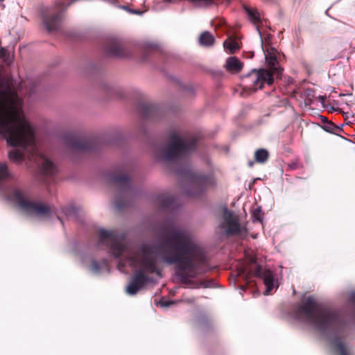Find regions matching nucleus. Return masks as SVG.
Wrapping results in <instances>:
<instances>
[{
  "label": "nucleus",
  "instance_id": "f257e3e1",
  "mask_svg": "<svg viewBox=\"0 0 355 355\" xmlns=\"http://www.w3.org/2000/svg\"><path fill=\"white\" fill-rule=\"evenodd\" d=\"M0 138L14 148L9 152L10 160L21 163L26 159L35 163L42 174L55 175V164L37 147L33 128L22 109V101L8 78L0 76Z\"/></svg>",
  "mask_w": 355,
  "mask_h": 355
},
{
  "label": "nucleus",
  "instance_id": "f03ea898",
  "mask_svg": "<svg viewBox=\"0 0 355 355\" xmlns=\"http://www.w3.org/2000/svg\"><path fill=\"white\" fill-rule=\"evenodd\" d=\"M158 233L165 240L158 247L164 260L169 265H175L176 275L182 284H189L191 278L212 270L207 257L184 230L165 221L158 227Z\"/></svg>",
  "mask_w": 355,
  "mask_h": 355
},
{
  "label": "nucleus",
  "instance_id": "7ed1b4c3",
  "mask_svg": "<svg viewBox=\"0 0 355 355\" xmlns=\"http://www.w3.org/2000/svg\"><path fill=\"white\" fill-rule=\"evenodd\" d=\"M98 236L100 242L108 246L116 258H119L125 254V259H121L118 263V268L121 271L126 267V262H128L131 267L139 268L126 287V292L128 294H137L149 282L148 274H161L155 255L150 247L144 245L137 252L130 250L114 230L101 229L98 231Z\"/></svg>",
  "mask_w": 355,
  "mask_h": 355
},
{
  "label": "nucleus",
  "instance_id": "20e7f679",
  "mask_svg": "<svg viewBox=\"0 0 355 355\" xmlns=\"http://www.w3.org/2000/svg\"><path fill=\"white\" fill-rule=\"evenodd\" d=\"M295 313L297 316H305L321 332L340 334L345 327V322L337 311L318 304L311 296L297 306Z\"/></svg>",
  "mask_w": 355,
  "mask_h": 355
},
{
  "label": "nucleus",
  "instance_id": "39448f33",
  "mask_svg": "<svg viewBox=\"0 0 355 355\" xmlns=\"http://www.w3.org/2000/svg\"><path fill=\"white\" fill-rule=\"evenodd\" d=\"M197 139L193 135L182 137L176 132L170 134L168 145L162 150L165 161H178L187 157L196 148Z\"/></svg>",
  "mask_w": 355,
  "mask_h": 355
},
{
  "label": "nucleus",
  "instance_id": "423d86ee",
  "mask_svg": "<svg viewBox=\"0 0 355 355\" xmlns=\"http://www.w3.org/2000/svg\"><path fill=\"white\" fill-rule=\"evenodd\" d=\"M274 76L266 69H253L242 78V85L245 90L256 92L274 83Z\"/></svg>",
  "mask_w": 355,
  "mask_h": 355
},
{
  "label": "nucleus",
  "instance_id": "0eeeda50",
  "mask_svg": "<svg viewBox=\"0 0 355 355\" xmlns=\"http://www.w3.org/2000/svg\"><path fill=\"white\" fill-rule=\"evenodd\" d=\"M187 175L191 184V190L189 193L193 196H198L216 184L212 173L207 174L188 173Z\"/></svg>",
  "mask_w": 355,
  "mask_h": 355
},
{
  "label": "nucleus",
  "instance_id": "6e6552de",
  "mask_svg": "<svg viewBox=\"0 0 355 355\" xmlns=\"http://www.w3.org/2000/svg\"><path fill=\"white\" fill-rule=\"evenodd\" d=\"M16 206L27 215L49 218L52 209L46 205L37 203L36 201H16Z\"/></svg>",
  "mask_w": 355,
  "mask_h": 355
},
{
  "label": "nucleus",
  "instance_id": "1a4fd4ad",
  "mask_svg": "<svg viewBox=\"0 0 355 355\" xmlns=\"http://www.w3.org/2000/svg\"><path fill=\"white\" fill-rule=\"evenodd\" d=\"M265 59L268 67V71L272 73L273 76L276 78H279L282 75V69L279 66V63L277 59L278 54L277 51L272 47H263L262 46Z\"/></svg>",
  "mask_w": 355,
  "mask_h": 355
},
{
  "label": "nucleus",
  "instance_id": "9d476101",
  "mask_svg": "<svg viewBox=\"0 0 355 355\" xmlns=\"http://www.w3.org/2000/svg\"><path fill=\"white\" fill-rule=\"evenodd\" d=\"M223 218L222 227L226 230L228 234H237L240 232L241 228L238 220L227 207L223 208Z\"/></svg>",
  "mask_w": 355,
  "mask_h": 355
},
{
  "label": "nucleus",
  "instance_id": "9b49d317",
  "mask_svg": "<svg viewBox=\"0 0 355 355\" xmlns=\"http://www.w3.org/2000/svg\"><path fill=\"white\" fill-rule=\"evenodd\" d=\"M250 275L263 279V283L266 286L265 294H268L270 291L273 288L274 277L272 272L270 270H263L260 266H256L255 268L250 271ZM249 275L250 274L247 275V279L248 278Z\"/></svg>",
  "mask_w": 355,
  "mask_h": 355
},
{
  "label": "nucleus",
  "instance_id": "f8f14e48",
  "mask_svg": "<svg viewBox=\"0 0 355 355\" xmlns=\"http://www.w3.org/2000/svg\"><path fill=\"white\" fill-rule=\"evenodd\" d=\"M105 52L109 56L125 58L128 55L121 42L118 40H110L105 47Z\"/></svg>",
  "mask_w": 355,
  "mask_h": 355
},
{
  "label": "nucleus",
  "instance_id": "ddd939ff",
  "mask_svg": "<svg viewBox=\"0 0 355 355\" xmlns=\"http://www.w3.org/2000/svg\"><path fill=\"white\" fill-rule=\"evenodd\" d=\"M69 144L73 149L78 150H89L92 148L93 141L90 139H85L78 137H71Z\"/></svg>",
  "mask_w": 355,
  "mask_h": 355
},
{
  "label": "nucleus",
  "instance_id": "4468645a",
  "mask_svg": "<svg viewBox=\"0 0 355 355\" xmlns=\"http://www.w3.org/2000/svg\"><path fill=\"white\" fill-rule=\"evenodd\" d=\"M243 63L236 57H230L226 60L225 68L232 73H239L243 68Z\"/></svg>",
  "mask_w": 355,
  "mask_h": 355
},
{
  "label": "nucleus",
  "instance_id": "2eb2a0df",
  "mask_svg": "<svg viewBox=\"0 0 355 355\" xmlns=\"http://www.w3.org/2000/svg\"><path fill=\"white\" fill-rule=\"evenodd\" d=\"M192 3L196 7L207 8L212 5L217 4H228L230 0H188Z\"/></svg>",
  "mask_w": 355,
  "mask_h": 355
},
{
  "label": "nucleus",
  "instance_id": "dca6fc26",
  "mask_svg": "<svg viewBox=\"0 0 355 355\" xmlns=\"http://www.w3.org/2000/svg\"><path fill=\"white\" fill-rule=\"evenodd\" d=\"M112 181L124 189H128L130 186V178L126 174L113 175Z\"/></svg>",
  "mask_w": 355,
  "mask_h": 355
},
{
  "label": "nucleus",
  "instance_id": "f3484780",
  "mask_svg": "<svg viewBox=\"0 0 355 355\" xmlns=\"http://www.w3.org/2000/svg\"><path fill=\"white\" fill-rule=\"evenodd\" d=\"M215 41L214 35L209 31H204L199 37V43L202 46H211Z\"/></svg>",
  "mask_w": 355,
  "mask_h": 355
},
{
  "label": "nucleus",
  "instance_id": "a211bd4d",
  "mask_svg": "<svg viewBox=\"0 0 355 355\" xmlns=\"http://www.w3.org/2000/svg\"><path fill=\"white\" fill-rule=\"evenodd\" d=\"M7 200H26L23 192L17 187H10L6 191Z\"/></svg>",
  "mask_w": 355,
  "mask_h": 355
},
{
  "label": "nucleus",
  "instance_id": "6ab92c4d",
  "mask_svg": "<svg viewBox=\"0 0 355 355\" xmlns=\"http://www.w3.org/2000/svg\"><path fill=\"white\" fill-rule=\"evenodd\" d=\"M223 46L225 49L228 51L230 53H234L240 48L238 42L232 37H229L224 41Z\"/></svg>",
  "mask_w": 355,
  "mask_h": 355
},
{
  "label": "nucleus",
  "instance_id": "aec40b11",
  "mask_svg": "<svg viewBox=\"0 0 355 355\" xmlns=\"http://www.w3.org/2000/svg\"><path fill=\"white\" fill-rule=\"evenodd\" d=\"M245 10L248 14L249 19L254 24L259 23L261 20L259 13L254 8L245 7Z\"/></svg>",
  "mask_w": 355,
  "mask_h": 355
},
{
  "label": "nucleus",
  "instance_id": "412c9836",
  "mask_svg": "<svg viewBox=\"0 0 355 355\" xmlns=\"http://www.w3.org/2000/svg\"><path fill=\"white\" fill-rule=\"evenodd\" d=\"M269 157L268 150L263 148H260L256 150L254 153L255 160L259 163H265Z\"/></svg>",
  "mask_w": 355,
  "mask_h": 355
},
{
  "label": "nucleus",
  "instance_id": "4be33fe9",
  "mask_svg": "<svg viewBox=\"0 0 355 355\" xmlns=\"http://www.w3.org/2000/svg\"><path fill=\"white\" fill-rule=\"evenodd\" d=\"M322 128L325 131L335 135H338L339 132L342 130L340 127L337 126L334 123L329 121L324 123Z\"/></svg>",
  "mask_w": 355,
  "mask_h": 355
},
{
  "label": "nucleus",
  "instance_id": "5701e85b",
  "mask_svg": "<svg viewBox=\"0 0 355 355\" xmlns=\"http://www.w3.org/2000/svg\"><path fill=\"white\" fill-rule=\"evenodd\" d=\"M334 343L336 349L338 351L340 355H349L347 349H345L344 343L340 340V338H335Z\"/></svg>",
  "mask_w": 355,
  "mask_h": 355
},
{
  "label": "nucleus",
  "instance_id": "b1692460",
  "mask_svg": "<svg viewBox=\"0 0 355 355\" xmlns=\"http://www.w3.org/2000/svg\"><path fill=\"white\" fill-rule=\"evenodd\" d=\"M0 58L3 59L6 64H10L12 62V58L5 48H0Z\"/></svg>",
  "mask_w": 355,
  "mask_h": 355
},
{
  "label": "nucleus",
  "instance_id": "393cba45",
  "mask_svg": "<svg viewBox=\"0 0 355 355\" xmlns=\"http://www.w3.org/2000/svg\"><path fill=\"white\" fill-rule=\"evenodd\" d=\"M92 267L93 270L95 272H98L101 269V266L97 261H93L92 263Z\"/></svg>",
  "mask_w": 355,
  "mask_h": 355
},
{
  "label": "nucleus",
  "instance_id": "a878e982",
  "mask_svg": "<svg viewBox=\"0 0 355 355\" xmlns=\"http://www.w3.org/2000/svg\"><path fill=\"white\" fill-rule=\"evenodd\" d=\"M174 304V302L173 301H170V300H162L161 301V304L162 306H169L170 305Z\"/></svg>",
  "mask_w": 355,
  "mask_h": 355
},
{
  "label": "nucleus",
  "instance_id": "bb28decb",
  "mask_svg": "<svg viewBox=\"0 0 355 355\" xmlns=\"http://www.w3.org/2000/svg\"><path fill=\"white\" fill-rule=\"evenodd\" d=\"M260 209H257L254 211V216L257 220H261Z\"/></svg>",
  "mask_w": 355,
  "mask_h": 355
},
{
  "label": "nucleus",
  "instance_id": "cd10ccee",
  "mask_svg": "<svg viewBox=\"0 0 355 355\" xmlns=\"http://www.w3.org/2000/svg\"><path fill=\"white\" fill-rule=\"evenodd\" d=\"M182 0H163L164 3H177L181 2Z\"/></svg>",
  "mask_w": 355,
  "mask_h": 355
},
{
  "label": "nucleus",
  "instance_id": "c85d7f7f",
  "mask_svg": "<svg viewBox=\"0 0 355 355\" xmlns=\"http://www.w3.org/2000/svg\"><path fill=\"white\" fill-rule=\"evenodd\" d=\"M124 201H116L115 204H114V207L117 209H120L121 208V203L123 202Z\"/></svg>",
  "mask_w": 355,
  "mask_h": 355
},
{
  "label": "nucleus",
  "instance_id": "c756f323",
  "mask_svg": "<svg viewBox=\"0 0 355 355\" xmlns=\"http://www.w3.org/2000/svg\"><path fill=\"white\" fill-rule=\"evenodd\" d=\"M186 302L189 304H193L195 302V299L193 297L189 298V299L186 300Z\"/></svg>",
  "mask_w": 355,
  "mask_h": 355
},
{
  "label": "nucleus",
  "instance_id": "7c9ffc66",
  "mask_svg": "<svg viewBox=\"0 0 355 355\" xmlns=\"http://www.w3.org/2000/svg\"><path fill=\"white\" fill-rule=\"evenodd\" d=\"M209 283L208 282H202L201 284L204 286V287H208L209 286Z\"/></svg>",
  "mask_w": 355,
  "mask_h": 355
},
{
  "label": "nucleus",
  "instance_id": "2f4dec72",
  "mask_svg": "<svg viewBox=\"0 0 355 355\" xmlns=\"http://www.w3.org/2000/svg\"><path fill=\"white\" fill-rule=\"evenodd\" d=\"M248 164L250 166H252L253 165V163L252 162H250Z\"/></svg>",
  "mask_w": 355,
  "mask_h": 355
},
{
  "label": "nucleus",
  "instance_id": "473e14b6",
  "mask_svg": "<svg viewBox=\"0 0 355 355\" xmlns=\"http://www.w3.org/2000/svg\"><path fill=\"white\" fill-rule=\"evenodd\" d=\"M133 12H134V13H137V14H139V13H140V12H139V11H137V10L133 11Z\"/></svg>",
  "mask_w": 355,
  "mask_h": 355
},
{
  "label": "nucleus",
  "instance_id": "72a5a7b5",
  "mask_svg": "<svg viewBox=\"0 0 355 355\" xmlns=\"http://www.w3.org/2000/svg\"><path fill=\"white\" fill-rule=\"evenodd\" d=\"M103 263H104L105 265H107V261H106V260H103Z\"/></svg>",
  "mask_w": 355,
  "mask_h": 355
},
{
  "label": "nucleus",
  "instance_id": "f704fd0d",
  "mask_svg": "<svg viewBox=\"0 0 355 355\" xmlns=\"http://www.w3.org/2000/svg\"><path fill=\"white\" fill-rule=\"evenodd\" d=\"M4 0H0V3L3 2Z\"/></svg>",
  "mask_w": 355,
  "mask_h": 355
},
{
  "label": "nucleus",
  "instance_id": "c9c22d12",
  "mask_svg": "<svg viewBox=\"0 0 355 355\" xmlns=\"http://www.w3.org/2000/svg\"><path fill=\"white\" fill-rule=\"evenodd\" d=\"M168 200H171V198H168Z\"/></svg>",
  "mask_w": 355,
  "mask_h": 355
}]
</instances>
